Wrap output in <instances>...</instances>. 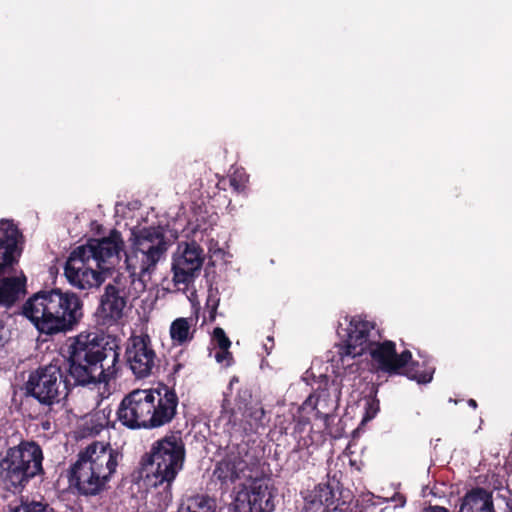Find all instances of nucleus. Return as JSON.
Masks as SVG:
<instances>
[{
    "mask_svg": "<svg viewBox=\"0 0 512 512\" xmlns=\"http://www.w3.org/2000/svg\"><path fill=\"white\" fill-rule=\"evenodd\" d=\"M122 246L121 233L114 229L108 237L89 239L85 245L76 247L64 265L68 283L79 290L99 288L112 276Z\"/></svg>",
    "mask_w": 512,
    "mask_h": 512,
    "instance_id": "2",
    "label": "nucleus"
},
{
    "mask_svg": "<svg viewBox=\"0 0 512 512\" xmlns=\"http://www.w3.org/2000/svg\"><path fill=\"white\" fill-rule=\"evenodd\" d=\"M123 454L110 444L93 442L78 455L69 471V483L82 495H96L116 471Z\"/></svg>",
    "mask_w": 512,
    "mask_h": 512,
    "instance_id": "4",
    "label": "nucleus"
},
{
    "mask_svg": "<svg viewBox=\"0 0 512 512\" xmlns=\"http://www.w3.org/2000/svg\"><path fill=\"white\" fill-rule=\"evenodd\" d=\"M314 398L313 409L316 411V418L321 419L327 427L339 407L340 389L335 384L319 389L309 396L305 404H312Z\"/></svg>",
    "mask_w": 512,
    "mask_h": 512,
    "instance_id": "18",
    "label": "nucleus"
},
{
    "mask_svg": "<svg viewBox=\"0 0 512 512\" xmlns=\"http://www.w3.org/2000/svg\"><path fill=\"white\" fill-rule=\"evenodd\" d=\"M397 497H398V501H400V506H404L406 503L405 496L398 494Z\"/></svg>",
    "mask_w": 512,
    "mask_h": 512,
    "instance_id": "38",
    "label": "nucleus"
},
{
    "mask_svg": "<svg viewBox=\"0 0 512 512\" xmlns=\"http://www.w3.org/2000/svg\"><path fill=\"white\" fill-rule=\"evenodd\" d=\"M203 262V249L198 243L192 241L179 244L178 253L174 254L172 261L174 283L188 285L193 282L199 275Z\"/></svg>",
    "mask_w": 512,
    "mask_h": 512,
    "instance_id": "12",
    "label": "nucleus"
},
{
    "mask_svg": "<svg viewBox=\"0 0 512 512\" xmlns=\"http://www.w3.org/2000/svg\"><path fill=\"white\" fill-rule=\"evenodd\" d=\"M44 454L33 440H22L0 454V487L13 494H21L36 477H43Z\"/></svg>",
    "mask_w": 512,
    "mask_h": 512,
    "instance_id": "6",
    "label": "nucleus"
},
{
    "mask_svg": "<svg viewBox=\"0 0 512 512\" xmlns=\"http://www.w3.org/2000/svg\"><path fill=\"white\" fill-rule=\"evenodd\" d=\"M117 415L121 424L128 427V394L123 397Z\"/></svg>",
    "mask_w": 512,
    "mask_h": 512,
    "instance_id": "28",
    "label": "nucleus"
},
{
    "mask_svg": "<svg viewBox=\"0 0 512 512\" xmlns=\"http://www.w3.org/2000/svg\"><path fill=\"white\" fill-rule=\"evenodd\" d=\"M230 186L237 192H242L245 189L244 181L241 177L238 178L237 174L230 178Z\"/></svg>",
    "mask_w": 512,
    "mask_h": 512,
    "instance_id": "32",
    "label": "nucleus"
},
{
    "mask_svg": "<svg viewBox=\"0 0 512 512\" xmlns=\"http://www.w3.org/2000/svg\"><path fill=\"white\" fill-rule=\"evenodd\" d=\"M434 368L427 366L425 363L411 360L401 369L399 375L405 376L410 380H414L419 384H427L432 381Z\"/></svg>",
    "mask_w": 512,
    "mask_h": 512,
    "instance_id": "22",
    "label": "nucleus"
},
{
    "mask_svg": "<svg viewBox=\"0 0 512 512\" xmlns=\"http://www.w3.org/2000/svg\"><path fill=\"white\" fill-rule=\"evenodd\" d=\"M120 293V289L112 284H108L105 287L100 305L95 312V321L98 326L108 329L113 326L123 325L122 319L126 306V297Z\"/></svg>",
    "mask_w": 512,
    "mask_h": 512,
    "instance_id": "16",
    "label": "nucleus"
},
{
    "mask_svg": "<svg viewBox=\"0 0 512 512\" xmlns=\"http://www.w3.org/2000/svg\"><path fill=\"white\" fill-rule=\"evenodd\" d=\"M91 424H93V420L91 421ZM104 424L102 423H99L97 425H92L91 427H87V430L91 433V434H98L101 432V430L104 428Z\"/></svg>",
    "mask_w": 512,
    "mask_h": 512,
    "instance_id": "36",
    "label": "nucleus"
},
{
    "mask_svg": "<svg viewBox=\"0 0 512 512\" xmlns=\"http://www.w3.org/2000/svg\"><path fill=\"white\" fill-rule=\"evenodd\" d=\"M367 352L376 364L377 369L390 376L400 374L401 369L412 358V353L408 349L397 353L396 343L392 340L380 341V339H377L371 344Z\"/></svg>",
    "mask_w": 512,
    "mask_h": 512,
    "instance_id": "14",
    "label": "nucleus"
},
{
    "mask_svg": "<svg viewBox=\"0 0 512 512\" xmlns=\"http://www.w3.org/2000/svg\"><path fill=\"white\" fill-rule=\"evenodd\" d=\"M190 321L188 318L180 317L171 323L170 337L174 343L182 345L193 339L195 330L190 331Z\"/></svg>",
    "mask_w": 512,
    "mask_h": 512,
    "instance_id": "24",
    "label": "nucleus"
},
{
    "mask_svg": "<svg viewBox=\"0 0 512 512\" xmlns=\"http://www.w3.org/2000/svg\"><path fill=\"white\" fill-rule=\"evenodd\" d=\"M128 354V346L125 348V354H124V357H126V355Z\"/></svg>",
    "mask_w": 512,
    "mask_h": 512,
    "instance_id": "41",
    "label": "nucleus"
},
{
    "mask_svg": "<svg viewBox=\"0 0 512 512\" xmlns=\"http://www.w3.org/2000/svg\"><path fill=\"white\" fill-rule=\"evenodd\" d=\"M215 359L218 363H222L227 361V365H230V362L233 360L232 353L228 350H219L215 354Z\"/></svg>",
    "mask_w": 512,
    "mask_h": 512,
    "instance_id": "31",
    "label": "nucleus"
},
{
    "mask_svg": "<svg viewBox=\"0 0 512 512\" xmlns=\"http://www.w3.org/2000/svg\"><path fill=\"white\" fill-rule=\"evenodd\" d=\"M333 512H362V510L358 506L357 502H340L339 499H337V504L334 506Z\"/></svg>",
    "mask_w": 512,
    "mask_h": 512,
    "instance_id": "27",
    "label": "nucleus"
},
{
    "mask_svg": "<svg viewBox=\"0 0 512 512\" xmlns=\"http://www.w3.org/2000/svg\"><path fill=\"white\" fill-rule=\"evenodd\" d=\"M158 391L159 386L157 388L130 391V429H148L149 423H156L155 415L150 414V412ZM164 415H166V409L162 407L157 416L162 419Z\"/></svg>",
    "mask_w": 512,
    "mask_h": 512,
    "instance_id": "15",
    "label": "nucleus"
},
{
    "mask_svg": "<svg viewBox=\"0 0 512 512\" xmlns=\"http://www.w3.org/2000/svg\"><path fill=\"white\" fill-rule=\"evenodd\" d=\"M212 339L220 350H228L231 347V341L221 327L213 330Z\"/></svg>",
    "mask_w": 512,
    "mask_h": 512,
    "instance_id": "26",
    "label": "nucleus"
},
{
    "mask_svg": "<svg viewBox=\"0 0 512 512\" xmlns=\"http://www.w3.org/2000/svg\"><path fill=\"white\" fill-rule=\"evenodd\" d=\"M130 241V287L139 293L145 290L158 262L165 258L169 242L161 226L130 228Z\"/></svg>",
    "mask_w": 512,
    "mask_h": 512,
    "instance_id": "5",
    "label": "nucleus"
},
{
    "mask_svg": "<svg viewBox=\"0 0 512 512\" xmlns=\"http://www.w3.org/2000/svg\"><path fill=\"white\" fill-rule=\"evenodd\" d=\"M177 512H216V502L207 495L188 497L179 505Z\"/></svg>",
    "mask_w": 512,
    "mask_h": 512,
    "instance_id": "23",
    "label": "nucleus"
},
{
    "mask_svg": "<svg viewBox=\"0 0 512 512\" xmlns=\"http://www.w3.org/2000/svg\"><path fill=\"white\" fill-rule=\"evenodd\" d=\"M119 346L116 337L98 331H83L69 346L66 385L108 383L117 376Z\"/></svg>",
    "mask_w": 512,
    "mask_h": 512,
    "instance_id": "1",
    "label": "nucleus"
},
{
    "mask_svg": "<svg viewBox=\"0 0 512 512\" xmlns=\"http://www.w3.org/2000/svg\"><path fill=\"white\" fill-rule=\"evenodd\" d=\"M130 370L137 378L151 374L155 366L156 353L152 348L150 336L147 333L130 335Z\"/></svg>",
    "mask_w": 512,
    "mask_h": 512,
    "instance_id": "17",
    "label": "nucleus"
},
{
    "mask_svg": "<svg viewBox=\"0 0 512 512\" xmlns=\"http://www.w3.org/2000/svg\"><path fill=\"white\" fill-rule=\"evenodd\" d=\"M254 466L240 451H230L216 463L213 477L220 484V489L227 492L238 480L252 479Z\"/></svg>",
    "mask_w": 512,
    "mask_h": 512,
    "instance_id": "13",
    "label": "nucleus"
},
{
    "mask_svg": "<svg viewBox=\"0 0 512 512\" xmlns=\"http://www.w3.org/2000/svg\"><path fill=\"white\" fill-rule=\"evenodd\" d=\"M379 410V402L375 400H368L366 402V413L363 417V421H369L375 417Z\"/></svg>",
    "mask_w": 512,
    "mask_h": 512,
    "instance_id": "30",
    "label": "nucleus"
},
{
    "mask_svg": "<svg viewBox=\"0 0 512 512\" xmlns=\"http://www.w3.org/2000/svg\"><path fill=\"white\" fill-rule=\"evenodd\" d=\"M178 403L179 398L175 390L168 387L167 385L160 384L159 391L156 398H154V403L152 405L150 414H154L155 417H158V411H160V409L163 407L166 409V415H164L162 419L156 418V423H149L148 429L159 428L169 424L177 414Z\"/></svg>",
    "mask_w": 512,
    "mask_h": 512,
    "instance_id": "19",
    "label": "nucleus"
},
{
    "mask_svg": "<svg viewBox=\"0 0 512 512\" xmlns=\"http://www.w3.org/2000/svg\"><path fill=\"white\" fill-rule=\"evenodd\" d=\"M468 404L469 406L473 407V408H476L477 407V402L474 400V399H470L468 401Z\"/></svg>",
    "mask_w": 512,
    "mask_h": 512,
    "instance_id": "39",
    "label": "nucleus"
},
{
    "mask_svg": "<svg viewBox=\"0 0 512 512\" xmlns=\"http://www.w3.org/2000/svg\"><path fill=\"white\" fill-rule=\"evenodd\" d=\"M377 339H381V334L374 322L353 317L349 323L347 340L345 344L337 345L338 359L333 361L343 368L351 367L353 363L350 360L367 352Z\"/></svg>",
    "mask_w": 512,
    "mask_h": 512,
    "instance_id": "10",
    "label": "nucleus"
},
{
    "mask_svg": "<svg viewBox=\"0 0 512 512\" xmlns=\"http://www.w3.org/2000/svg\"><path fill=\"white\" fill-rule=\"evenodd\" d=\"M23 235L12 220H0V308L10 309L25 297L24 274L12 276L22 255Z\"/></svg>",
    "mask_w": 512,
    "mask_h": 512,
    "instance_id": "7",
    "label": "nucleus"
},
{
    "mask_svg": "<svg viewBox=\"0 0 512 512\" xmlns=\"http://www.w3.org/2000/svg\"><path fill=\"white\" fill-rule=\"evenodd\" d=\"M124 255H125L124 264H125L126 268H128V254L126 252H124Z\"/></svg>",
    "mask_w": 512,
    "mask_h": 512,
    "instance_id": "40",
    "label": "nucleus"
},
{
    "mask_svg": "<svg viewBox=\"0 0 512 512\" xmlns=\"http://www.w3.org/2000/svg\"><path fill=\"white\" fill-rule=\"evenodd\" d=\"M423 512H450L447 508L438 505H429Z\"/></svg>",
    "mask_w": 512,
    "mask_h": 512,
    "instance_id": "35",
    "label": "nucleus"
},
{
    "mask_svg": "<svg viewBox=\"0 0 512 512\" xmlns=\"http://www.w3.org/2000/svg\"><path fill=\"white\" fill-rule=\"evenodd\" d=\"M276 489L269 476L252 477L248 486L243 485L236 493L234 512H272Z\"/></svg>",
    "mask_w": 512,
    "mask_h": 512,
    "instance_id": "11",
    "label": "nucleus"
},
{
    "mask_svg": "<svg viewBox=\"0 0 512 512\" xmlns=\"http://www.w3.org/2000/svg\"><path fill=\"white\" fill-rule=\"evenodd\" d=\"M266 340L267 341L263 344V348H264L266 354L269 355L275 345L274 338L272 336H268Z\"/></svg>",
    "mask_w": 512,
    "mask_h": 512,
    "instance_id": "34",
    "label": "nucleus"
},
{
    "mask_svg": "<svg viewBox=\"0 0 512 512\" xmlns=\"http://www.w3.org/2000/svg\"><path fill=\"white\" fill-rule=\"evenodd\" d=\"M74 385H66L65 374L58 365L38 367L29 374L25 383V395L35 398L40 404L51 406L67 396Z\"/></svg>",
    "mask_w": 512,
    "mask_h": 512,
    "instance_id": "9",
    "label": "nucleus"
},
{
    "mask_svg": "<svg viewBox=\"0 0 512 512\" xmlns=\"http://www.w3.org/2000/svg\"><path fill=\"white\" fill-rule=\"evenodd\" d=\"M12 512H56V510L44 499L40 500H21L19 506Z\"/></svg>",
    "mask_w": 512,
    "mask_h": 512,
    "instance_id": "25",
    "label": "nucleus"
},
{
    "mask_svg": "<svg viewBox=\"0 0 512 512\" xmlns=\"http://www.w3.org/2000/svg\"><path fill=\"white\" fill-rule=\"evenodd\" d=\"M339 482L333 479L325 483H319L305 498L311 508L324 506L330 508L335 503Z\"/></svg>",
    "mask_w": 512,
    "mask_h": 512,
    "instance_id": "20",
    "label": "nucleus"
},
{
    "mask_svg": "<svg viewBox=\"0 0 512 512\" xmlns=\"http://www.w3.org/2000/svg\"><path fill=\"white\" fill-rule=\"evenodd\" d=\"M185 356H188V354L184 350H181L179 354L175 357V364L173 365L172 368V376L175 377L180 373L182 369L186 367L187 362L185 360Z\"/></svg>",
    "mask_w": 512,
    "mask_h": 512,
    "instance_id": "29",
    "label": "nucleus"
},
{
    "mask_svg": "<svg viewBox=\"0 0 512 512\" xmlns=\"http://www.w3.org/2000/svg\"><path fill=\"white\" fill-rule=\"evenodd\" d=\"M185 459V447L181 437L174 434L156 441L149 454L143 457V465L150 467L145 476L147 486L161 488L164 500L171 501V487L182 470Z\"/></svg>",
    "mask_w": 512,
    "mask_h": 512,
    "instance_id": "8",
    "label": "nucleus"
},
{
    "mask_svg": "<svg viewBox=\"0 0 512 512\" xmlns=\"http://www.w3.org/2000/svg\"><path fill=\"white\" fill-rule=\"evenodd\" d=\"M23 315L46 335L72 330L83 317V303L73 292L42 290L23 305Z\"/></svg>",
    "mask_w": 512,
    "mask_h": 512,
    "instance_id": "3",
    "label": "nucleus"
},
{
    "mask_svg": "<svg viewBox=\"0 0 512 512\" xmlns=\"http://www.w3.org/2000/svg\"><path fill=\"white\" fill-rule=\"evenodd\" d=\"M140 206H141V203L138 200L130 202V210L131 209H139Z\"/></svg>",
    "mask_w": 512,
    "mask_h": 512,
    "instance_id": "37",
    "label": "nucleus"
},
{
    "mask_svg": "<svg viewBox=\"0 0 512 512\" xmlns=\"http://www.w3.org/2000/svg\"><path fill=\"white\" fill-rule=\"evenodd\" d=\"M270 419L264 408L260 405H251L243 413V428L249 434H261L267 427Z\"/></svg>",
    "mask_w": 512,
    "mask_h": 512,
    "instance_id": "21",
    "label": "nucleus"
},
{
    "mask_svg": "<svg viewBox=\"0 0 512 512\" xmlns=\"http://www.w3.org/2000/svg\"><path fill=\"white\" fill-rule=\"evenodd\" d=\"M218 305H219V300L213 301L212 304H211V299H208V301H207V307L208 308L210 307L209 320L211 322L216 319Z\"/></svg>",
    "mask_w": 512,
    "mask_h": 512,
    "instance_id": "33",
    "label": "nucleus"
}]
</instances>
